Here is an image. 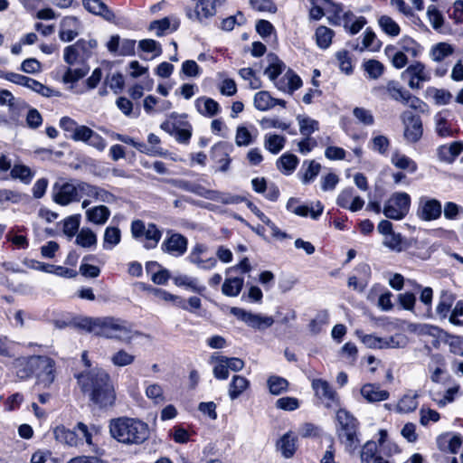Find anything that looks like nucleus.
Returning <instances> with one entry per match:
<instances>
[{"label": "nucleus", "mask_w": 463, "mask_h": 463, "mask_svg": "<svg viewBox=\"0 0 463 463\" xmlns=\"http://www.w3.org/2000/svg\"><path fill=\"white\" fill-rule=\"evenodd\" d=\"M286 137L278 134H266L263 138V146L273 155L279 154L285 146Z\"/></svg>", "instance_id": "28"}, {"label": "nucleus", "mask_w": 463, "mask_h": 463, "mask_svg": "<svg viewBox=\"0 0 463 463\" xmlns=\"http://www.w3.org/2000/svg\"><path fill=\"white\" fill-rule=\"evenodd\" d=\"M53 435L58 442L71 447H77L80 443V438L78 437V434L64 426H57L53 430Z\"/></svg>", "instance_id": "25"}, {"label": "nucleus", "mask_w": 463, "mask_h": 463, "mask_svg": "<svg viewBox=\"0 0 463 463\" xmlns=\"http://www.w3.org/2000/svg\"><path fill=\"white\" fill-rule=\"evenodd\" d=\"M82 4L90 13L101 15L106 20L110 21L115 17L107 5L99 0H82Z\"/></svg>", "instance_id": "30"}, {"label": "nucleus", "mask_w": 463, "mask_h": 463, "mask_svg": "<svg viewBox=\"0 0 463 463\" xmlns=\"http://www.w3.org/2000/svg\"><path fill=\"white\" fill-rule=\"evenodd\" d=\"M403 79H407L408 86L411 90H420L424 82L431 80L430 71L421 61H416L410 64L402 74Z\"/></svg>", "instance_id": "10"}, {"label": "nucleus", "mask_w": 463, "mask_h": 463, "mask_svg": "<svg viewBox=\"0 0 463 463\" xmlns=\"http://www.w3.org/2000/svg\"><path fill=\"white\" fill-rule=\"evenodd\" d=\"M336 420L340 425L337 430L340 441L347 451L354 452L359 443L356 419L346 410L340 409L336 412Z\"/></svg>", "instance_id": "5"}, {"label": "nucleus", "mask_w": 463, "mask_h": 463, "mask_svg": "<svg viewBox=\"0 0 463 463\" xmlns=\"http://www.w3.org/2000/svg\"><path fill=\"white\" fill-rule=\"evenodd\" d=\"M174 282L178 287H184L196 293H201L205 289L203 286L199 285L196 278L184 274L175 276L174 278Z\"/></svg>", "instance_id": "37"}, {"label": "nucleus", "mask_w": 463, "mask_h": 463, "mask_svg": "<svg viewBox=\"0 0 463 463\" xmlns=\"http://www.w3.org/2000/svg\"><path fill=\"white\" fill-rule=\"evenodd\" d=\"M419 393L416 391L407 392L398 402L396 411L399 413H410L418 407Z\"/></svg>", "instance_id": "26"}, {"label": "nucleus", "mask_w": 463, "mask_h": 463, "mask_svg": "<svg viewBox=\"0 0 463 463\" xmlns=\"http://www.w3.org/2000/svg\"><path fill=\"white\" fill-rule=\"evenodd\" d=\"M321 169V165L314 160L308 162L307 168L305 170L301 181L304 184H307L313 181Z\"/></svg>", "instance_id": "64"}, {"label": "nucleus", "mask_w": 463, "mask_h": 463, "mask_svg": "<svg viewBox=\"0 0 463 463\" xmlns=\"http://www.w3.org/2000/svg\"><path fill=\"white\" fill-rule=\"evenodd\" d=\"M386 90L390 97L394 100L402 102L405 99V94H408V90H404L396 81L391 80L386 85Z\"/></svg>", "instance_id": "62"}, {"label": "nucleus", "mask_w": 463, "mask_h": 463, "mask_svg": "<svg viewBox=\"0 0 463 463\" xmlns=\"http://www.w3.org/2000/svg\"><path fill=\"white\" fill-rule=\"evenodd\" d=\"M90 68L87 65H81L79 68L68 67L62 76L61 81L64 84H73L82 78H84L89 72Z\"/></svg>", "instance_id": "36"}, {"label": "nucleus", "mask_w": 463, "mask_h": 463, "mask_svg": "<svg viewBox=\"0 0 463 463\" xmlns=\"http://www.w3.org/2000/svg\"><path fill=\"white\" fill-rule=\"evenodd\" d=\"M377 231L383 236V245L396 253L407 250L414 241L412 239H406L401 233L395 232L392 223L387 220H382L378 223Z\"/></svg>", "instance_id": "6"}, {"label": "nucleus", "mask_w": 463, "mask_h": 463, "mask_svg": "<svg viewBox=\"0 0 463 463\" xmlns=\"http://www.w3.org/2000/svg\"><path fill=\"white\" fill-rule=\"evenodd\" d=\"M97 47V41L93 39L84 40L80 39L74 44L67 46L63 52L64 61L70 65H75L77 63H83L88 60L93 53V51Z\"/></svg>", "instance_id": "7"}, {"label": "nucleus", "mask_w": 463, "mask_h": 463, "mask_svg": "<svg viewBox=\"0 0 463 463\" xmlns=\"http://www.w3.org/2000/svg\"><path fill=\"white\" fill-rule=\"evenodd\" d=\"M285 68V63L278 57L274 56L271 59L270 64L266 68L264 74L275 83V81L279 80L278 77L283 72Z\"/></svg>", "instance_id": "48"}, {"label": "nucleus", "mask_w": 463, "mask_h": 463, "mask_svg": "<svg viewBox=\"0 0 463 463\" xmlns=\"http://www.w3.org/2000/svg\"><path fill=\"white\" fill-rule=\"evenodd\" d=\"M78 383L90 400L101 408L112 406L116 400L114 386L109 373L101 368H93L78 375Z\"/></svg>", "instance_id": "1"}, {"label": "nucleus", "mask_w": 463, "mask_h": 463, "mask_svg": "<svg viewBox=\"0 0 463 463\" xmlns=\"http://www.w3.org/2000/svg\"><path fill=\"white\" fill-rule=\"evenodd\" d=\"M254 106L258 110L266 111L274 108L275 98L265 90L257 92L254 95Z\"/></svg>", "instance_id": "44"}, {"label": "nucleus", "mask_w": 463, "mask_h": 463, "mask_svg": "<svg viewBox=\"0 0 463 463\" xmlns=\"http://www.w3.org/2000/svg\"><path fill=\"white\" fill-rule=\"evenodd\" d=\"M356 335L366 347L371 349H383L384 337H380L375 335H366L361 331H356Z\"/></svg>", "instance_id": "51"}, {"label": "nucleus", "mask_w": 463, "mask_h": 463, "mask_svg": "<svg viewBox=\"0 0 463 463\" xmlns=\"http://www.w3.org/2000/svg\"><path fill=\"white\" fill-rule=\"evenodd\" d=\"M187 246L188 241L184 235L168 232L161 244V250L174 257H181L186 252Z\"/></svg>", "instance_id": "14"}, {"label": "nucleus", "mask_w": 463, "mask_h": 463, "mask_svg": "<svg viewBox=\"0 0 463 463\" xmlns=\"http://www.w3.org/2000/svg\"><path fill=\"white\" fill-rule=\"evenodd\" d=\"M334 35L335 33L330 28L323 25L317 27L315 33L317 46L321 49H327L332 43Z\"/></svg>", "instance_id": "42"}, {"label": "nucleus", "mask_w": 463, "mask_h": 463, "mask_svg": "<svg viewBox=\"0 0 463 463\" xmlns=\"http://www.w3.org/2000/svg\"><path fill=\"white\" fill-rule=\"evenodd\" d=\"M145 394L156 405L165 402L164 389L157 383H147L145 387Z\"/></svg>", "instance_id": "34"}, {"label": "nucleus", "mask_w": 463, "mask_h": 463, "mask_svg": "<svg viewBox=\"0 0 463 463\" xmlns=\"http://www.w3.org/2000/svg\"><path fill=\"white\" fill-rule=\"evenodd\" d=\"M357 269L364 273L365 278L359 281L355 276H352L348 279L347 285L355 290L363 291L367 287L371 269L367 264H362Z\"/></svg>", "instance_id": "43"}, {"label": "nucleus", "mask_w": 463, "mask_h": 463, "mask_svg": "<svg viewBox=\"0 0 463 463\" xmlns=\"http://www.w3.org/2000/svg\"><path fill=\"white\" fill-rule=\"evenodd\" d=\"M250 6L261 13L276 14L277 5L272 0H250Z\"/></svg>", "instance_id": "58"}, {"label": "nucleus", "mask_w": 463, "mask_h": 463, "mask_svg": "<svg viewBox=\"0 0 463 463\" xmlns=\"http://www.w3.org/2000/svg\"><path fill=\"white\" fill-rule=\"evenodd\" d=\"M80 24L75 17H65L61 25L60 39L63 42H71L78 36Z\"/></svg>", "instance_id": "21"}, {"label": "nucleus", "mask_w": 463, "mask_h": 463, "mask_svg": "<svg viewBox=\"0 0 463 463\" xmlns=\"http://www.w3.org/2000/svg\"><path fill=\"white\" fill-rule=\"evenodd\" d=\"M75 242L83 248H89L96 245L97 236L90 229L82 228L77 234Z\"/></svg>", "instance_id": "50"}, {"label": "nucleus", "mask_w": 463, "mask_h": 463, "mask_svg": "<svg viewBox=\"0 0 463 463\" xmlns=\"http://www.w3.org/2000/svg\"><path fill=\"white\" fill-rule=\"evenodd\" d=\"M429 22L435 30H439L443 26L444 17L435 5H430L427 10Z\"/></svg>", "instance_id": "61"}, {"label": "nucleus", "mask_w": 463, "mask_h": 463, "mask_svg": "<svg viewBox=\"0 0 463 463\" xmlns=\"http://www.w3.org/2000/svg\"><path fill=\"white\" fill-rule=\"evenodd\" d=\"M260 126L264 129L277 128L280 130H288L290 128V123L282 121L279 118H263L260 122Z\"/></svg>", "instance_id": "60"}, {"label": "nucleus", "mask_w": 463, "mask_h": 463, "mask_svg": "<svg viewBox=\"0 0 463 463\" xmlns=\"http://www.w3.org/2000/svg\"><path fill=\"white\" fill-rule=\"evenodd\" d=\"M286 207L287 210L296 215L301 217H307V215H310V217L314 220H317L324 211V206L319 201H317L315 205L308 206L299 204V201L293 197L288 199Z\"/></svg>", "instance_id": "17"}, {"label": "nucleus", "mask_w": 463, "mask_h": 463, "mask_svg": "<svg viewBox=\"0 0 463 463\" xmlns=\"http://www.w3.org/2000/svg\"><path fill=\"white\" fill-rule=\"evenodd\" d=\"M113 137L120 142L131 145L137 148L139 152L146 155H155L156 150L154 147H147V146L141 142L135 141L132 137L121 134H114Z\"/></svg>", "instance_id": "49"}, {"label": "nucleus", "mask_w": 463, "mask_h": 463, "mask_svg": "<svg viewBox=\"0 0 463 463\" xmlns=\"http://www.w3.org/2000/svg\"><path fill=\"white\" fill-rule=\"evenodd\" d=\"M250 386V382L247 378L241 375H234L232 379V382L229 385V397L231 400L237 399L240 395L242 394L244 391H246Z\"/></svg>", "instance_id": "32"}, {"label": "nucleus", "mask_w": 463, "mask_h": 463, "mask_svg": "<svg viewBox=\"0 0 463 463\" xmlns=\"http://www.w3.org/2000/svg\"><path fill=\"white\" fill-rule=\"evenodd\" d=\"M408 344L407 337L402 334H395L389 337H384L383 349L404 348Z\"/></svg>", "instance_id": "56"}, {"label": "nucleus", "mask_w": 463, "mask_h": 463, "mask_svg": "<svg viewBox=\"0 0 463 463\" xmlns=\"http://www.w3.org/2000/svg\"><path fill=\"white\" fill-rule=\"evenodd\" d=\"M442 206L439 200L429 197H421L419 202L417 216L426 222L434 221L440 217Z\"/></svg>", "instance_id": "15"}, {"label": "nucleus", "mask_w": 463, "mask_h": 463, "mask_svg": "<svg viewBox=\"0 0 463 463\" xmlns=\"http://www.w3.org/2000/svg\"><path fill=\"white\" fill-rule=\"evenodd\" d=\"M335 57L340 70L345 74H351L353 72V65L349 52L342 50L336 52Z\"/></svg>", "instance_id": "59"}, {"label": "nucleus", "mask_w": 463, "mask_h": 463, "mask_svg": "<svg viewBox=\"0 0 463 463\" xmlns=\"http://www.w3.org/2000/svg\"><path fill=\"white\" fill-rule=\"evenodd\" d=\"M243 278H229L222 284V291L225 296L236 297L240 294L243 287Z\"/></svg>", "instance_id": "39"}, {"label": "nucleus", "mask_w": 463, "mask_h": 463, "mask_svg": "<svg viewBox=\"0 0 463 463\" xmlns=\"http://www.w3.org/2000/svg\"><path fill=\"white\" fill-rule=\"evenodd\" d=\"M61 128L70 133V137L75 141H81L87 143L92 129L83 126L78 125L75 120L69 117H63L60 120Z\"/></svg>", "instance_id": "16"}, {"label": "nucleus", "mask_w": 463, "mask_h": 463, "mask_svg": "<svg viewBox=\"0 0 463 463\" xmlns=\"http://www.w3.org/2000/svg\"><path fill=\"white\" fill-rule=\"evenodd\" d=\"M54 201L61 205H67L79 201L77 183L69 182L61 185H55L53 192Z\"/></svg>", "instance_id": "18"}, {"label": "nucleus", "mask_w": 463, "mask_h": 463, "mask_svg": "<svg viewBox=\"0 0 463 463\" xmlns=\"http://www.w3.org/2000/svg\"><path fill=\"white\" fill-rule=\"evenodd\" d=\"M14 366L21 378H26L34 374L36 383L43 388H49L56 378L55 362L45 355L17 358L14 362Z\"/></svg>", "instance_id": "3"}, {"label": "nucleus", "mask_w": 463, "mask_h": 463, "mask_svg": "<svg viewBox=\"0 0 463 463\" xmlns=\"http://www.w3.org/2000/svg\"><path fill=\"white\" fill-rule=\"evenodd\" d=\"M411 197L407 193H393L385 202L383 213L388 219L400 221L409 213Z\"/></svg>", "instance_id": "9"}, {"label": "nucleus", "mask_w": 463, "mask_h": 463, "mask_svg": "<svg viewBox=\"0 0 463 463\" xmlns=\"http://www.w3.org/2000/svg\"><path fill=\"white\" fill-rule=\"evenodd\" d=\"M10 175L14 179H19L24 184H29L34 176L32 169L22 164H14L11 169Z\"/></svg>", "instance_id": "41"}, {"label": "nucleus", "mask_w": 463, "mask_h": 463, "mask_svg": "<svg viewBox=\"0 0 463 463\" xmlns=\"http://www.w3.org/2000/svg\"><path fill=\"white\" fill-rule=\"evenodd\" d=\"M402 120L404 125L403 137L409 143H417L422 137V122L419 116L405 111L402 114Z\"/></svg>", "instance_id": "12"}, {"label": "nucleus", "mask_w": 463, "mask_h": 463, "mask_svg": "<svg viewBox=\"0 0 463 463\" xmlns=\"http://www.w3.org/2000/svg\"><path fill=\"white\" fill-rule=\"evenodd\" d=\"M361 395L368 402H376L385 401L389 398L390 393L386 390L381 389L378 384L366 383L361 388Z\"/></svg>", "instance_id": "22"}, {"label": "nucleus", "mask_w": 463, "mask_h": 463, "mask_svg": "<svg viewBox=\"0 0 463 463\" xmlns=\"http://www.w3.org/2000/svg\"><path fill=\"white\" fill-rule=\"evenodd\" d=\"M298 165V158L289 153L283 154L277 161L278 169L285 175H290Z\"/></svg>", "instance_id": "35"}, {"label": "nucleus", "mask_w": 463, "mask_h": 463, "mask_svg": "<svg viewBox=\"0 0 463 463\" xmlns=\"http://www.w3.org/2000/svg\"><path fill=\"white\" fill-rule=\"evenodd\" d=\"M79 326L95 335L130 343L133 338L131 325L113 317H85L79 322Z\"/></svg>", "instance_id": "2"}, {"label": "nucleus", "mask_w": 463, "mask_h": 463, "mask_svg": "<svg viewBox=\"0 0 463 463\" xmlns=\"http://www.w3.org/2000/svg\"><path fill=\"white\" fill-rule=\"evenodd\" d=\"M109 429L113 439L128 445L142 444L149 438L148 425L137 418L112 419L109 420Z\"/></svg>", "instance_id": "4"}, {"label": "nucleus", "mask_w": 463, "mask_h": 463, "mask_svg": "<svg viewBox=\"0 0 463 463\" xmlns=\"http://www.w3.org/2000/svg\"><path fill=\"white\" fill-rule=\"evenodd\" d=\"M131 234L136 240L144 241L147 250L155 249L162 237V231L153 222L145 223L141 220H135L131 223Z\"/></svg>", "instance_id": "8"}, {"label": "nucleus", "mask_w": 463, "mask_h": 463, "mask_svg": "<svg viewBox=\"0 0 463 463\" xmlns=\"http://www.w3.org/2000/svg\"><path fill=\"white\" fill-rule=\"evenodd\" d=\"M363 67L368 74V77L373 80L380 78L384 71L383 64L373 59L364 61Z\"/></svg>", "instance_id": "52"}, {"label": "nucleus", "mask_w": 463, "mask_h": 463, "mask_svg": "<svg viewBox=\"0 0 463 463\" xmlns=\"http://www.w3.org/2000/svg\"><path fill=\"white\" fill-rule=\"evenodd\" d=\"M435 129L439 136L442 137L452 136V130L448 124L446 118L443 117L441 113H439L435 116Z\"/></svg>", "instance_id": "63"}, {"label": "nucleus", "mask_w": 463, "mask_h": 463, "mask_svg": "<svg viewBox=\"0 0 463 463\" xmlns=\"http://www.w3.org/2000/svg\"><path fill=\"white\" fill-rule=\"evenodd\" d=\"M195 108L197 111L208 118L216 116L220 112V105L213 99L209 97H200L195 100Z\"/></svg>", "instance_id": "23"}, {"label": "nucleus", "mask_w": 463, "mask_h": 463, "mask_svg": "<svg viewBox=\"0 0 463 463\" xmlns=\"http://www.w3.org/2000/svg\"><path fill=\"white\" fill-rule=\"evenodd\" d=\"M378 24L381 29L389 36L396 37L401 33L399 24L388 15L380 16L378 19Z\"/></svg>", "instance_id": "47"}, {"label": "nucleus", "mask_w": 463, "mask_h": 463, "mask_svg": "<svg viewBox=\"0 0 463 463\" xmlns=\"http://www.w3.org/2000/svg\"><path fill=\"white\" fill-rule=\"evenodd\" d=\"M297 438L290 432L284 434L277 442V448L286 458L293 457L297 449Z\"/></svg>", "instance_id": "29"}, {"label": "nucleus", "mask_w": 463, "mask_h": 463, "mask_svg": "<svg viewBox=\"0 0 463 463\" xmlns=\"http://www.w3.org/2000/svg\"><path fill=\"white\" fill-rule=\"evenodd\" d=\"M208 246L206 244L196 242L187 256V260L199 269L210 270L217 266V259L214 257H206Z\"/></svg>", "instance_id": "11"}, {"label": "nucleus", "mask_w": 463, "mask_h": 463, "mask_svg": "<svg viewBox=\"0 0 463 463\" xmlns=\"http://www.w3.org/2000/svg\"><path fill=\"white\" fill-rule=\"evenodd\" d=\"M297 121L299 126V132L303 137H310L319 129L318 121L308 116L298 115Z\"/></svg>", "instance_id": "33"}, {"label": "nucleus", "mask_w": 463, "mask_h": 463, "mask_svg": "<svg viewBox=\"0 0 463 463\" xmlns=\"http://www.w3.org/2000/svg\"><path fill=\"white\" fill-rule=\"evenodd\" d=\"M455 300V298L452 293L449 291H442L439 304L437 306V313L442 317L446 318L449 317L450 307Z\"/></svg>", "instance_id": "45"}, {"label": "nucleus", "mask_w": 463, "mask_h": 463, "mask_svg": "<svg viewBox=\"0 0 463 463\" xmlns=\"http://www.w3.org/2000/svg\"><path fill=\"white\" fill-rule=\"evenodd\" d=\"M455 52V47L446 42H440L431 46L429 56L433 62H441Z\"/></svg>", "instance_id": "24"}, {"label": "nucleus", "mask_w": 463, "mask_h": 463, "mask_svg": "<svg viewBox=\"0 0 463 463\" xmlns=\"http://www.w3.org/2000/svg\"><path fill=\"white\" fill-rule=\"evenodd\" d=\"M135 361V355L120 349L111 356V362L116 366H127L132 364Z\"/></svg>", "instance_id": "55"}, {"label": "nucleus", "mask_w": 463, "mask_h": 463, "mask_svg": "<svg viewBox=\"0 0 463 463\" xmlns=\"http://www.w3.org/2000/svg\"><path fill=\"white\" fill-rule=\"evenodd\" d=\"M207 199L219 202L223 204H236L244 201V198L240 195H233L228 193H222L212 189L209 193Z\"/></svg>", "instance_id": "38"}, {"label": "nucleus", "mask_w": 463, "mask_h": 463, "mask_svg": "<svg viewBox=\"0 0 463 463\" xmlns=\"http://www.w3.org/2000/svg\"><path fill=\"white\" fill-rule=\"evenodd\" d=\"M438 445L439 449L456 454L462 445V438L459 435H454L447 439L446 436H442L438 439Z\"/></svg>", "instance_id": "46"}, {"label": "nucleus", "mask_w": 463, "mask_h": 463, "mask_svg": "<svg viewBox=\"0 0 463 463\" xmlns=\"http://www.w3.org/2000/svg\"><path fill=\"white\" fill-rule=\"evenodd\" d=\"M275 86L279 90L291 95L302 86V80L297 73L288 69L275 81Z\"/></svg>", "instance_id": "19"}, {"label": "nucleus", "mask_w": 463, "mask_h": 463, "mask_svg": "<svg viewBox=\"0 0 463 463\" xmlns=\"http://www.w3.org/2000/svg\"><path fill=\"white\" fill-rule=\"evenodd\" d=\"M121 240V232L118 227L109 226L106 228L103 237V248L112 250Z\"/></svg>", "instance_id": "40"}, {"label": "nucleus", "mask_w": 463, "mask_h": 463, "mask_svg": "<svg viewBox=\"0 0 463 463\" xmlns=\"http://www.w3.org/2000/svg\"><path fill=\"white\" fill-rule=\"evenodd\" d=\"M255 136H252L250 131L244 126H238L235 135V144L238 146H248L255 140Z\"/></svg>", "instance_id": "53"}, {"label": "nucleus", "mask_w": 463, "mask_h": 463, "mask_svg": "<svg viewBox=\"0 0 463 463\" xmlns=\"http://www.w3.org/2000/svg\"><path fill=\"white\" fill-rule=\"evenodd\" d=\"M392 164L402 170L414 173L417 171L418 165L414 160L400 152H394L391 157Z\"/></svg>", "instance_id": "31"}, {"label": "nucleus", "mask_w": 463, "mask_h": 463, "mask_svg": "<svg viewBox=\"0 0 463 463\" xmlns=\"http://www.w3.org/2000/svg\"><path fill=\"white\" fill-rule=\"evenodd\" d=\"M317 396L326 402L327 407L337 403V395L326 381L317 379L312 383Z\"/></svg>", "instance_id": "20"}, {"label": "nucleus", "mask_w": 463, "mask_h": 463, "mask_svg": "<svg viewBox=\"0 0 463 463\" xmlns=\"http://www.w3.org/2000/svg\"><path fill=\"white\" fill-rule=\"evenodd\" d=\"M268 386L270 393L279 395L288 390V383L285 378L273 375L268 379Z\"/></svg>", "instance_id": "54"}, {"label": "nucleus", "mask_w": 463, "mask_h": 463, "mask_svg": "<svg viewBox=\"0 0 463 463\" xmlns=\"http://www.w3.org/2000/svg\"><path fill=\"white\" fill-rule=\"evenodd\" d=\"M110 211L107 206L99 205L86 211V218L90 222L97 225H103L109 220Z\"/></svg>", "instance_id": "27"}, {"label": "nucleus", "mask_w": 463, "mask_h": 463, "mask_svg": "<svg viewBox=\"0 0 463 463\" xmlns=\"http://www.w3.org/2000/svg\"><path fill=\"white\" fill-rule=\"evenodd\" d=\"M377 444L374 441H367L361 451V463H373L377 458Z\"/></svg>", "instance_id": "57"}, {"label": "nucleus", "mask_w": 463, "mask_h": 463, "mask_svg": "<svg viewBox=\"0 0 463 463\" xmlns=\"http://www.w3.org/2000/svg\"><path fill=\"white\" fill-rule=\"evenodd\" d=\"M232 313L239 319L245 322L249 326L257 330L269 328L274 323V319L271 317L254 314L239 307H232Z\"/></svg>", "instance_id": "13"}]
</instances>
